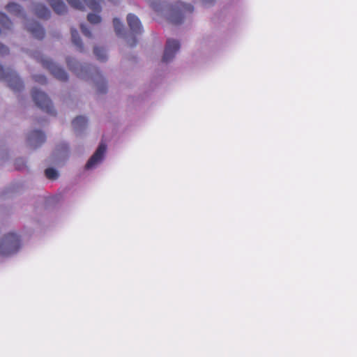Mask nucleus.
Wrapping results in <instances>:
<instances>
[{"label": "nucleus", "instance_id": "f257e3e1", "mask_svg": "<svg viewBox=\"0 0 357 357\" xmlns=\"http://www.w3.org/2000/svg\"><path fill=\"white\" fill-rule=\"evenodd\" d=\"M20 247V236L15 233H8L0 240V256L8 257L15 254Z\"/></svg>", "mask_w": 357, "mask_h": 357}, {"label": "nucleus", "instance_id": "f03ea898", "mask_svg": "<svg viewBox=\"0 0 357 357\" xmlns=\"http://www.w3.org/2000/svg\"><path fill=\"white\" fill-rule=\"evenodd\" d=\"M0 79L8 83V86L15 92L20 91L24 88V84L18 75L13 70L5 69L0 64Z\"/></svg>", "mask_w": 357, "mask_h": 357}, {"label": "nucleus", "instance_id": "7ed1b4c3", "mask_svg": "<svg viewBox=\"0 0 357 357\" xmlns=\"http://www.w3.org/2000/svg\"><path fill=\"white\" fill-rule=\"evenodd\" d=\"M31 95L34 102L38 107L47 114L56 115V111L54 109L52 102L46 93L36 88H33Z\"/></svg>", "mask_w": 357, "mask_h": 357}, {"label": "nucleus", "instance_id": "20e7f679", "mask_svg": "<svg viewBox=\"0 0 357 357\" xmlns=\"http://www.w3.org/2000/svg\"><path fill=\"white\" fill-rule=\"evenodd\" d=\"M37 61L41 63L43 68L47 69L56 79L61 81L68 79L67 73L54 63L51 59L43 56H37Z\"/></svg>", "mask_w": 357, "mask_h": 357}, {"label": "nucleus", "instance_id": "39448f33", "mask_svg": "<svg viewBox=\"0 0 357 357\" xmlns=\"http://www.w3.org/2000/svg\"><path fill=\"white\" fill-rule=\"evenodd\" d=\"M193 10L194 7L191 4L177 2L172 9L170 20L174 24H179L183 20V15L185 13H191Z\"/></svg>", "mask_w": 357, "mask_h": 357}, {"label": "nucleus", "instance_id": "423d86ee", "mask_svg": "<svg viewBox=\"0 0 357 357\" xmlns=\"http://www.w3.org/2000/svg\"><path fill=\"white\" fill-rule=\"evenodd\" d=\"M179 49L180 43L178 40L168 39L165 48L162 61L168 63L172 61Z\"/></svg>", "mask_w": 357, "mask_h": 357}, {"label": "nucleus", "instance_id": "0eeeda50", "mask_svg": "<svg viewBox=\"0 0 357 357\" xmlns=\"http://www.w3.org/2000/svg\"><path fill=\"white\" fill-rule=\"evenodd\" d=\"M107 146L104 142H101L96 152L93 154V155L89 158L88 162L86 164V169L93 168L96 165L100 162L104 156V154L106 151Z\"/></svg>", "mask_w": 357, "mask_h": 357}, {"label": "nucleus", "instance_id": "6e6552de", "mask_svg": "<svg viewBox=\"0 0 357 357\" xmlns=\"http://www.w3.org/2000/svg\"><path fill=\"white\" fill-rule=\"evenodd\" d=\"M46 137L44 132L35 130L31 131L28 136V142L33 149L40 146L45 142Z\"/></svg>", "mask_w": 357, "mask_h": 357}, {"label": "nucleus", "instance_id": "1a4fd4ad", "mask_svg": "<svg viewBox=\"0 0 357 357\" xmlns=\"http://www.w3.org/2000/svg\"><path fill=\"white\" fill-rule=\"evenodd\" d=\"M127 22L131 31L136 34L142 33V26L139 18L133 14H128Z\"/></svg>", "mask_w": 357, "mask_h": 357}, {"label": "nucleus", "instance_id": "9d476101", "mask_svg": "<svg viewBox=\"0 0 357 357\" xmlns=\"http://www.w3.org/2000/svg\"><path fill=\"white\" fill-rule=\"evenodd\" d=\"M66 63L69 69L72 71H74L78 77L82 76V72L87 73L90 70L89 66H83L74 61V59L72 58H67Z\"/></svg>", "mask_w": 357, "mask_h": 357}, {"label": "nucleus", "instance_id": "9b49d317", "mask_svg": "<svg viewBox=\"0 0 357 357\" xmlns=\"http://www.w3.org/2000/svg\"><path fill=\"white\" fill-rule=\"evenodd\" d=\"M27 29L37 39H43L45 36L44 29L36 22L31 23Z\"/></svg>", "mask_w": 357, "mask_h": 357}, {"label": "nucleus", "instance_id": "f8f14e48", "mask_svg": "<svg viewBox=\"0 0 357 357\" xmlns=\"http://www.w3.org/2000/svg\"><path fill=\"white\" fill-rule=\"evenodd\" d=\"M6 9L13 15L19 17H25L22 7L16 3H8L6 6Z\"/></svg>", "mask_w": 357, "mask_h": 357}, {"label": "nucleus", "instance_id": "ddd939ff", "mask_svg": "<svg viewBox=\"0 0 357 357\" xmlns=\"http://www.w3.org/2000/svg\"><path fill=\"white\" fill-rule=\"evenodd\" d=\"M34 12L36 15L41 19H48L51 14L50 10L41 3H37L35 6Z\"/></svg>", "mask_w": 357, "mask_h": 357}, {"label": "nucleus", "instance_id": "4468645a", "mask_svg": "<svg viewBox=\"0 0 357 357\" xmlns=\"http://www.w3.org/2000/svg\"><path fill=\"white\" fill-rule=\"evenodd\" d=\"M50 4L54 11L59 15L67 13V7L65 3L61 0H52L50 2Z\"/></svg>", "mask_w": 357, "mask_h": 357}, {"label": "nucleus", "instance_id": "2eb2a0df", "mask_svg": "<svg viewBox=\"0 0 357 357\" xmlns=\"http://www.w3.org/2000/svg\"><path fill=\"white\" fill-rule=\"evenodd\" d=\"M71 37L73 43L77 47L79 52H82L84 50L83 43L75 29H71Z\"/></svg>", "mask_w": 357, "mask_h": 357}, {"label": "nucleus", "instance_id": "dca6fc26", "mask_svg": "<svg viewBox=\"0 0 357 357\" xmlns=\"http://www.w3.org/2000/svg\"><path fill=\"white\" fill-rule=\"evenodd\" d=\"M87 119L83 116H77L72 122L73 126L75 130H81L86 128L87 125Z\"/></svg>", "mask_w": 357, "mask_h": 357}, {"label": "nucleus", "instance_id": "f3484780", "mask_svg": "<svg viewBox=\"0 0 357 357\" xmlns=\"http://www.w3.org/2000/svg\"><path fill=\"white\" fill-rule=\"evenodd\" d=\"M86 6L92 10L96 12H100L101 6L100 3L103 0H83Z\"/></svg>", "mask_w": 357, "mask_h": 357}, {"label": "nucleus", "instance_id": "a211bd4d", "mask_svg": "<svg viewBox=\"0 0 357 357\" xmlns=\"http://www.w3.org/2000/svg\"><path fill=\"white\" fill-rule=\"evenodd\" d=\"M0 24L4 29H11L13 22L5 13L0 12Z\"/></svg>", "mask_w": 357, "mask_h": 357}, {"label": "nucleus", "instance_id": "6ab92c4d", "mask_svg": "<svg viewBox=\"0 0 357 357\" xmlns=\"http://www.w3.org/2000/svg\"><path fill=\"white\" fill-rule=\"evenodd\" d=\"M93 53L96 55L98 60L100 61H105L107 59V55L105 50L100 47H95L93 49Z\"/></svg>", "mask_w": 357, "mask_h": 357}, {"label": "nucleus", "instance_id": "aec40b11", "mask_svg": "<svg viewBox=\"0 0 357 357\" xmlns=\"http://www.w3.org/2000/svg\"><path fill=\"white\" fill-rule=\"evenodd\" d=\"M45 176L50 180H55L58 178L59 174L54 168H47L45 171Z\"/></svg>", "mask_w": 357, "mask_h": 357}, {"label": "nucleus", "instance_id": "412c9836", "mask_svg": "<svg viewBox=\"0 0 357 357\" xmlns=\"http://www.w3.org/2000/svg\"><path fill=\"white\" fill-rule=\"evenodd\" d=\"M114 27L116 35L121 36L123 30V25L118 18L113 20Z\"/></svg>", "mask_w": 357, "mask_h": 357}, {"label": "nucleus", "instance_id": "4be33fe9", "mask_svg": "<svg viewBox=\"0 0 357 357\" xmlns=\"http://www.w3.org/2000/svg\"><path fill=\"white\" fill-rule=\"evenodd\" d=\"M96 84L98 88V92L105 93L107 91V84L103 78L101 77L100 81L96 80Z\"/></svg>", "mask_w": 357, "mask_h": 357}, {"label": "nucleus", "instance_id": "5701e85b", "mask_svg": "<svg viewBox=\"0 0 357 357\" xmlns=\"http://www.w3.org/2000/svg\"><path fill=\"white\" fill-rule=\"evenodd\" d=\"M67 1L70 6L77 10H83L84 9V5L79 0H67Z\"/></svg>", "mask_w": 357, "mask_h": 357}, {"label": "nucleus", "instance_id": "b1692460", "mask_svg": "<svg viewBox=\"0 0 357 357\" xmlns=\"http://www.w3.org/2000/svg\"><path fill=\"white\" fill-rule=\"evenodd\" d=\"M87 20L91 24H98L100 22L101 17L100 15L94 13H89L87 15Z\"/></svg>", "mask_w": 357, "mask_h": 357}, {"label": "nucleus", "instance_id": "393cba45", "mask_svg": "<svg viewBox=\"0 0 357 357\" xmlns=\"http://www.w3.org/2000/svg\"><path fill=\"white\" fill-rule=\"evenodd\" d=\"M15 169L17 170H22L26 168V164L22 158H18L15 162Z\"/></svg>", "mask_w": 357, "mask_h": 357}, {"label": "nucleus", "instance_id": "a878e982", "mask_svg": "<svg viewBox=\"0 0 357 357\" xmlns=\"http://www.w3.org/2000/svg\"><path fill=\"white\" fill-rule=\"evenodd\" d=\"M33 79L35 82H38L41 84H45L47 83V79L44 75H36L33 76Z\"/></svg>", "mask_w": 357, "mask_h": 357}, {"label": "nucleus", "instance_id": "bb28decb", "mask_svg": "<svg viewBox=\"0 0 357 357\" xmlns=\"http://www.w3.org/2000/svg\"><path fill=\"white\" fill-rule=\"evenodd\" d=\"M80 28H81L82 33L85 36H86L88 38H91V37L92 34H91V31L86 27L85 25L82 24L81 26H80Z\"/></svg>", "mask_w": 357, "mask_h": 357}, {"label": "nucleus", "instance_id": "cd10ccee", "mask_svg": "<svg viewBox=\"0 0 357 357\" xmlns=\"http://www.w3.org/2000/svg\"><path fill=\"white\" fill-rule=\"evenodd\" d=\"M9 53V49L4 45L0 43V55L3 56Z\"/></svg>", "mask_w": 357, "mask_h": 357}, {"label": "nucleus", "instance_id": "c85d7f7f", "mask_svg": "<svg viewBox=\"0 0 357 357\" xmlns=\"http://www.w3.org/2000/svg\"><path fill=\"white\" fill-rule=\"evenodd\" d=\"M137 40L135 39H133L132 42H129L130 46L133 47L136 45Z\"/></svg>", "mask_w": 357, "mask_h": 357}, {"label": "nucleus", "instance_id": "c756f323", "mask_svg": "<svg viewBox=\"0 0 357 357\" xmlns=\"http://www.w3.org/2000/svg\"><path fill=\"white\" fill-rule=\"evenodd\" d=\"M214 0H204V2L206 4V3H211L212 2H213Z\"/></svg>", "mask_w": 357, "mask_h": 357}, {"label": "nucleus", "instance_id": "7c9ffc66", "mask_svg": "<svg viewBox=\"0 0 357 357\" xmlns=\"http://www.w3.org/2000/svg\"><path fill=\"white\" fill-rule=\"evenodd\" d=\"M151 6L153 7V8L155 10L158 11V8H156V6H155V4H154L153 3H151Z\"/></svg>", "mask_w": 357, "mask_h": 357}, {"label": "nucleus", "instance_id": "2f4dec72", "mask_svg": "<svg viewBox=\"0 0 357 357\" xmlns=\"http://www.w3.org/2000/svg\"><path fill=\"white\" fill-rule=\"evenodd\" d=\"M46 1H47V2H49V3H50V1H52V0H46Z\"/></svg>", "mask_w": 357, "mask_h": 357}]
</instances>
